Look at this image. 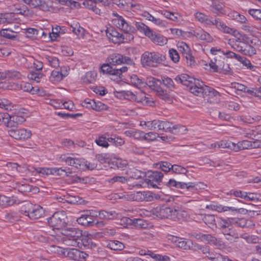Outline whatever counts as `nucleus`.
Returning a JSON list of instances; mask_svg holds the SVG:
<instances>
[{"mask_svg":"<svg viewBox=\"0 0 261 261\" xmlns=\"http://www.w3.org/2000/svg\"><path fill=\"white\" fill-rule=\"evenodd\" d=\"M221 209H222L221 210V212L231 211L232 212H236V213L246 214L248 212V210L246 208H238L232 206H222V205H221Z\"/></svg>","mask_w":261,"mask_h":261,"instance_id":"43","label":"nucleus"},{"mask_svg":"<svg viewBox=\"0 0 261 261\" xmlns=\"http://www.w3.org/2000/svg\"><path fill=\"white\" fill-rule=\"evenodd\" d=\"M127 181V178L122 176H115L109 180L110 183L120 182L125 183Z\"/></svg>","mask_w":261,"mask_h":261,"instance_id":"58","label":"nucleus"},{"mask_svg":"<svg viewBox=\"0 0 261 261\" xmlns=\"http://www.w3.org/2000/svg\"><path fill=\"white\" fill-rule=\"evenodd\" d=\"M2 76L8 80H17L21 79L22 75L18 71L12 70L3 72Z\"/></svg>","mask_w":261,"mask_h":261,"instance_id":"23","label":"nucleus"},{"mask_svg":"<svg viewBox=\"0 0 261 261\" xmlns=\"http://www.w3.org/2000/svg\"><path fill=\"white\" fill-rule=\"evenodd\" d=\"M6 118L5 125L10 127H17L25 121L24 117L19 113L14 115L7 113Z\"/></svg>","mask_w":261,"mask_h":261,"instance_id":"12","label":"nucleus"},{"mask_svg":"<svg viewBox=\"0 0 261 261\" xmlns=\"http://www.w3.org/2000/svg\"><path fill=\"white\" fill-rule=\"evenodd\" d=\"M8 132L11 137L17 140H27L32 136L31 131L25 128L11 129Z\"/></svg>","mask_w":261,"mask_h":261,"instance_id":"15","label":"nucleus"},{"mask_svg":"<svg viewBox=\"0 0 261 261\" xmlns=\"http://www.w3.org/2000/svg\"><path fill=\"white\" fill-rule=\"evenodd\" d=\"M188 218L187 212L184 211L181 205H177L173 206L172 216L171 220H186Z\"/></svg>","mask_w":261,"mask_h":261,"instance_id":"17","label":"nucleus"},{"mask_svg":"<svg viewBox=\"0 0 261 261\" xmlns=\"http://www.w3.org/2000/svg\"><path fill=\"white\" fill-rule=\"evenodd\" d=\"M66 217L64 212H57L47 219V223L54 229L63 230L66 225Z\"/></svg>","mask_w":261,"mask_h":261,"instance_id":"7","label":"nucleus"},{"mask_svg":"<svg viewBox=\"0 0 261 261\" xmlns=\"http://www.w3.org/2000/svg\"><path fill=\"white\" fill-rule=\"evenodd\" d=\"M241 63H242L244 66H246L247 69H249L250 70L255 71L257 69H258V67L252 65L250 61L245 57Z\"/></svg>","mask_w":261,"mask_h":261,"instance_id":"52","label":"nucleus"},{"mask_svg":"<svg viewBox=\"0 0 261 261\" xmlns=\"http://www.w3.org/2000/svg\"><path fill=\"white\" fill-rule=\"evenodd\" d=\"M208 243L210 245H213L219 248H222L224 246L223 242L221 241L220 239H217L214 236L212 235L211 237V238L209 239V241Z\"/></svg>","mask_w":261,"mask_h":261,"instance_id":"45","label":"nucleus"},{"mask_svg":"<svg viewBox=\"0 0 261 261\" xmlns=\"http://www.w3.org/2000/svg\"><path fill=\"white\" fill-rule=\"evenodd\" d=\"M20 212L32 220L38 219L44 214V211L42 207L33 205L29 202H27L21 207Z\"/></svg>","mask_w":261,"mask_h":261,"instance_id":"5","label":"nucleus"},{"mask_svg":"<svg viewBox=\"0 0 261 261\" xmlns=\"http://www.w3.org/2000/svg\"><path fill=\"white\" fill-rule=\"evenodd\" d=\"M174 80L177 82H179L189 88V91L192 93L197 96L199 95V92H201V86H203L202 82L186 74L178 75Z\"/></svg>","mask_w":261,"mask_h":261,"instance_id":"2","label":"nucleus"},{"mask_svg":"<svg viewBox=\"0 0 261 261\" xmlns=\"http://www.w3.org/2000/svg\"><path fill=\"white\" fill-rule=\"evenodd\" d=\"M169 56L171 59L174 62L176 63L179 61V56L177 51L174 49H170L169 50Z\"/></svg>","mask_w":261,"mask_h":261,"instance_id":"56","label":"nucleus"},{"mask_svg":"<svg viewBox=\"0 0 261 261\" xmlns=\"http://www.w3.org/2000/svg\"><path fill=\"white\" fill-rule=\"evenodd\" d=\"M171 168V170H172L173 172L181 175V178H177L176 181H182V179L184 178L188 179V176L186 175L188 170L186 168L177 165H172ZM175 180H176V179Z\"/></svg>","mask_w":261,"mask_h":261,"instance_id":"25","label":"nucleus"},{"mask_svg":"<svg viewBox=\"0 0 261 261\" xmlns=\"http://www.w3.org/2000/svg\"><path fill=\"white\" fill-rule=\"evenodd\" d=\"M160 120H153L151 121H149L148 123V129L149 130H153L158 128L159 130L160 129L159 127V124H160Z\"/></svg>","mask_w":261,"mask_h":261,"instance_id":"60","label":"nucleus"},{"mask_svg":"<svg viewBox=\"0 0 261 261\" xmlns=\"http://www.w3.org/2000/svg\"><path fill=\"white\" fill-rule=\"evenodd\" d=\"M247 201H258L261 200V195L255 193H246L245 199Z\"/></svg>","mask_w":261,"mask_h":261,"instance_id":"42","label":"nucleus"},{"mask_svg":"<svg viewBox=\"0 0 261 261\" xmlns=\"http://www.w3.org/2000/svg\"><path fill=\"white\" fill-rule=\"evenodd\" d=\"M130 82L136 87L142 86L144 83L142 81V79L139 78V77L135 74H133L130 77Z\"/></svg>","mask_w":261,"mask_h":261,"instance_id":"51","label":"nucleus"},{"mask_svg":"<svg viewBox=\"0 0 261 261\" xmlns=\"http://www.w3.org/2000/svg\"><path fill=\"white\" fill-rule=\"evenodd\" d=\"M217 227L221 229V231L222 230L225 229L226 227L231 226V223L229 221V218L226 220H217Z\"/></svg>","mask_w":261,"mask_h":261,"instance_id":"46","label":"nucleus"},{"mask_svg":"<svg viewBox=\"0 0 261 261\" xmlns=\"http://www.w3.org/2000/svg\"><path fill=\"white\" fill-rule=\"evenodd\" d=\"M96 143L101 147H108L109 146V143L106 141V137L103 136L99 137L98 139L95 140Z\"/></svg>","mask_w":261,"mask_h":261,"instance_id":"62","label":"nucleus"},{"mask_svg":"<svg viewBox=\"0 0 261 261\" xmlns=\"http://www.w3.org/2000/svg\"><path fill=\"white\" fill-rule=\"evenodd\" d=\"M151 89L155 90L162 84V81L154 77L148 79L145 83Z\"/></svg>","mask_w":261,"mask_h":261,"instance_id":"36","label":"nucleus"},{"mask_svg":"<svg viewBox=\"0 0 261 261\" xmlns=\"http://www.w3.org/2000/svg\"><path fill=\"white\" fill-rule=\"evenodd\" d=\"M162 14L166 18L173 21H176L178 18L177 16L178 15V13H172L167 10L162 11Z\"/></svg>","mask_w":261,"mask_h":261,"instance_id":"49","label":"nucleus"},{"mask_svg":"<svg viewBox=\"0 0 261 261\" xmlns=\"http://www.w3.org/2000/svg\"><path fill=\"white\" fill-rule=\"evenodd\" d=\"M108 63L103 64L101 67V71L103 73L110 75H117L121 78V75L123 72L127 71V67L123 66L120 68H114V66L126 63L132 64L133 60L128 57L123 56L119 54H113L110 55L107 59Z\"/></svg>","mask_w":261,"mask_h":261,"instance_id":"1","label":"nucleus"},{"mask_svg":"<svg viewBox=\"0 0 261 261\" xmlns=\"http://www.w3.org/2000/svg\"><path fill=\"white\" fill-rule=\"evenodd\" d=\"M30 59L32 61H33L34 67L38 71H32L30 72L28 77L31 80L34 81L36 83H40L43 77V74L39 72L43 68V63L39 61L34 60L32 58H30Z\"/></svg>","mask_w":261,"mask_h":261,"instance_id":"10","label":"nucleus"},{"mask_svg":"<svg viewBox=\"0 0 261 261\" xmlns=\"http://www.w3.org/2000/svg\"><path fill=\"white\" fill-rule=\"evenodd\" d=\"M91 240L92 239L82 234V237H81L80 240L77 242L76 246L79 247H81L82 246L89 247V245H90V243H91Z\"/></svg>","mask_w":261,"mask_h":261,"instance_id":"44","label":"nucleus"},{"mask_svg":"<svg viewBox=\"0 0 261 261\" xmlns=\"http://www.w3.org/2000/svg\"><path fill=\"white\" fill-rule=\"evenodd\" d=\"M65 162L68 165L74 167L77 169L83 168V165H84V160L77 158L67 157L65 159Z\"/></svg>","mask_w":261,"mask_h":261,"instance_id":"27","label":"nucleus"},{"mask_svg":"<svg viewBox=\"0 0 261 261\" xmlns=\"http://www.w3.org/2000/svg\"><path fill=\"white\" fill-rule=\"evenodd\" d=\"M184 57L187 59V63L189 66H194L196 65L194 57L192 55L191 53H186V56Z\"/></svg>","mask_w":261,"mask_h":261,"instance_id":"61","label":"nucleus"},{"mask_svg":"<svg viewBox=\"0 0 261 261\" xmlns=\"http://www.w3.org/2000/svg\"><path fill=\"white\" fill-rule=\"evenodd\" d=\"M218 147L220 148H228L234 151L238 149L237 146H236V143L226 140H222L218 142Z\"/></svg>","mask_w":261,"mask_h":261,"instance_id":"35","label":"nucleus"},{"mask_svg":"<svg viewBox=\"0 0 261 261\" xmlns=\"http://www.w3.org/2000/svg\"><path fill=\"white\" fill-rule=\"evenodd\" d=\"M169 187H174L181 189H187L191 191H195L199 189H204L206 185L201 182H192L188 179H183L182 181H176L174 179H170L167 184Z\"/></svg>","mask_w":261,"mask_h":261,"instance_id":"3","label":"nucleus"},{"mask_svg":"<svg viewBox=\"0 0 261 261\" xmlns=\"http://www.w3.org/2000/svg\"><path fill=\"white\" fill-rule=\"evenodd\" d=\"M229 221L232 225H234L238 227H249L252 224V222L250 220H247L245 218H229Z\"/></svg>","mask_w":261,"mask_h":261,"instance_id":"21","label":"nucleus"},{"mask_svg":"<svg viewBox=\"0 0 261 261\" xmlns=\"http://www.w3.org/2000/svg\"><path fill=\"white\" fill-rule=\"evenodd\" d=\"M156 136L155 133L153 132H149L148 133H144L143 136V140L148 142L152 141L156 139Z\"/></svg>","mask_w":261,"mask_h":261,"instance_id":"63","label":"nucleus"},{"mask_svg":"<svg viewBox=\"0 0 261 261\" xmlns=\"http://www.w3.org/2000/svg\"><path fill=\"white\" fill-rule=\"evenodd\" d=\"M16 87L18 90H21L25 92H30L34 93V88L30 83L22 82L20 84H17Z\"/></svg>","mask_w":261,"mask_h":261,"instance_id":"37","label":"nucleus"},{"mask_svg":"<svg viewBox=\"0 0 261 261\" xmlns=\"http://www.w3.org/2000/svg\"><path fill=\"white\" fill-rule=\"evenodd\" d=\"M200 91L201 92H199V96L206 95L209 96H217V95H219V93L215 89L205 85L203 83V86H201V90Z\"/></svg>","mask_w":261,"mask_h":261,"instance_id":"28","label":"nucleus"},{"mask_svg":"<svg viewBox=\"0 0 261 261\" xmlns=\"http://www.w3.org/2000/svg\"><path fill=\"white\" fill-rule=\"evenodd\" d=\"M99 216L101 219H112L115 217V213L113 212L101 211L99 213Z\"/></svg>","mask_w":261,"mask_h":261,"instance_id":"47","label":"nucleus"},{"mask_svg":"<svg viewBox=\"0 0 261 261\" xmlns=\"http://www.w3.org/2000/svg\"><path fill=\"white\" fill-rule=\"evenodd\" d=\"M47 61L50 66L54 68H57L59 66V59L55 57L48 56L46 58Z\"/></svg>","mask_w":261,"mask_h":261,"instance_id":"57","label":"nucleus"},{"mask_svg":"<svg viewBox=\"0 0 261 261\" xmlns=\"http://www.w3.org/2000/svg\"><path fill=\"white\" fill-rule=\"evenodd\" d=\"M252 141H249L247 140H244L241 142L236 143V146L238 148V149L235 150V151H238L240 150L248 149L249 147L252 148Z\"/></svg>","mask_w":261,"mask_h":261,"instance_id":"41","label":"nucleus"},{"mask_svg":"<svg viewBox=\"0 0 261 261\" xmlns=\"http://www.w3.org/2000/svg\"><path fill=\"white\" fill-rule=\"evenodd\" d=\"M164 174L160 171H150L148 172V177L145 179L148 186L153 188L160 189L159 187Z\"/></svg>","mask_w":261,"mask_h":261,"instance_id":"9","label":"nucleus"},{"mask_svg":"<svg viewBox=\"0 0 261 261\" xmlns=\"http://www.w3.org/2000/svg\"><path fill=\"white\" fill-rule=\"evenodd\" d=\"M137 30L141 33H143L146 36L149 37L152 30H151L148 26L141 22H137L135 24Z\"/></svg>","mask_w":261,"mask_h":261,"instance_id":"32","label":"nucleus"},{"mask_svg":"<svg viewBox=\"0 0 261 261\" xmlns=\"http://www.w3.org/2000/svg\"><path fill=\"white\" fill-rule=\"evenodd\" d=\"M157 166H159L158 168L161 169L162 171L167 172L171 171V167L172 165L167 162H161L156 164Z\"/></svg>","mask_w":261,"mask_h":261,"instance_id":"48","label":"nucleus"},{"mask_svg":"<svg viewBox=\"0 0 261 261\" xmlns=\"http://www.w3.org/2000/svg\"><path fill=\"white\" fill-rule=\"evenodd\" d=\"M249 14L255 19L261 21V10L260 9H249Z\"/></svg>","mask_w":261,"mask_h":261,"instance_id":"50","label":"nucleus"},{"mask_svg":"<svg viewBox=\"0 0 261 261\" xmlns=\"http://www.w3.org/2000/svg\"><path fill=\"white\" fill-rule=\"evenodd\" d=\"M160 130L169 132L174 134H178L180 132L186 130L184 126H181L180 125H173L172 123L168 121H160Z\"/></svg>","mask_w":261,"mask_h":261,"instance_id":"13","label":"nucleus"},{"mask_svg":"<svg viewBox=\"0 0 261 261\" xmlns=\"http://www.w3.org/2000/svg\"><path fill=\"white\" fill-rule=\"evenodd\" d=\"M165 59V57L159 53L145 51L141 56V61L143 67H156Z\"/></svg>","mask_w":261,"mask_h":261,"instance_id":"4","label":"nucleus"},{"mask_svg":"<svg viewBox=\"0 0 261 261\" xmlns=\"http://www.w3.org/2000/svg\"><path fill=\"white\" fill-rule=\"evenodd\" d=\"M130 221H133L132 223L135 226L138 228H146L148 227V224L143 219H135L134 220L129 219Z\"/></svg>","mask_w":261,"mask_h":261,"instance_id":"40","label":"nucleus"},{"mask_svg":"<svg viewBox=\"0 0 261 261\" xmlns=\"http://www.w3.org/2000/svg\"><path fill=\"white\" fill-rule=\"evenodd\" d=\"M204 223L210 228L214 229L217 228V221L214 215H204L202 218Z\"/></svg>","mask_w":261,"mask_h":261,"instance_id":"26","label":"nucleus"},{"mask_svg":"<svg viewBox=\"0 0 261 261\" xmlns=\"http://www.w3.org/2000/svg\"><path fill=\"white\" fill-rule=\"evenodd\" d=\"M211 11L217 15L225 14L224 5L218 1H215L212 2L211 6Z\"/></svg>","mask_w":261,"mask_h":261,"instance_id":"24","label":"nucleus"},{"mask_svg":"<svg viewBox=\"0 0 261 261\" xmlns=\"http://www.w3.org/2000/svg\"><path fill=\"white\" fill-rule=\"evenodd\" d=\"M212 22L211 25H215L220 31L224 33L233 34L234 31L233 29L230 28L225 24L219 18L213 19L212 17Z\"/></svg>","mask_w":261,"mask_h":261,"instance_id":"19","label":"nucleus"},{"mask_svg":"<svg viewBox=\"0 0 261 261\" xmlns=\"http://www.w3.org/2000/svg\"><path fill=\"white\" fill-rule=\"evenodd\" d=\"M16 200L13 197H8L5 195H0V206L7 207L15 204Z\"/></svg>","mask_w":261,"mask_h":261,"instance_id":"33","label":"nucleus"},{"mask_svg":"<svg viewBox=\"0 0 261 261\" xmlns=\"http://www.w3.org/2000/svg\"><path fill=\"white\" fill-rule=\"evenodd\" d=\"M173 211L172 207H168L165 206H162L161 207H156L153 209L151 211L153 215L156 216L157 217L164 219L168 218L170 219H172Z\"/></svg>","mask_w":261,"mask_h":261,"instance_id":"14","label":"nucleus"},{"mask_svg":"<svg viewBox=\"0 0 261 261\" xmlns=\"http://www.w3.org/2000/svg\"><path fill=\"white\" fill-rule=\"evenodd\" d=\"M88 255L85 252L75 248L69 249L67 254L68 258L76 261H86Z\"/></svg>","mask_w":261,"mask_h":261,"instance_id":"16","label":"nucleus"},{"mask_svg":"<svg viewBox=\"0 0 261 261\" xmlns=\"http://www.w3.org/2000/svg\"><path fill=\"white\" fill-rule=\"evenodd\" d=\"M231 45L234 49L244 55L250 57L256 54V49L253 46L240 41L239 39L233 41V44Z\"/></svg>","mask_w":261,"mask_h":261,"instance_id":"8","label":"nucleus"},{"mask_svg":"<svg viewBox=\"0 0 261 261\" xmlns=\"http://www.w3.org/2000/svg\"><path fill=\"white\" fill-rule=\"evenodd\" d=\"M117 25L124 32H133L134 30V28L129 25L124 19H121L120 22H117Z\"/></svg>","mask_w":261,"mask_h":261,"instance_id":"38","label":"nucleus"},{"mask_svg":"<svg viewBox=\"0 0 261 261\" xmlns=\"http://www.w3.org/2000/svg\"><path fill=\"white\" fill-rule=\"evenodd\" d=\"M224 235L229 236L234 238H236L237 233L231 228V226L226 227L225 229L222 230L221 231Z\"/></svg>","mask_w":261,"mask_h":261,"instance_id":"64","label":"nucleus"},{"mask_svg":"<svg viewBox=\"0 0 261 261\" xmlns=\"http://www.w3.org/2000/svg\"><path fill=\"white\" fill-rule=\"evenodd\" d=\"M101 103H96L94 100L86 99L82 103V106L88 109H92L96 111H99L101 109Z\"/></svg>","mask_w":261,"mask_h":261,"instance_id":"29","label":"nucleus"},{"mask_svg":"<svg viewBox=\"0 0 261 261\" xmlns=\"http://www.w3.org/2000/svg\"><path fill=\"white\" fill-rule=\"evenodd\" d=\"M123 95L125 99L137 102L145 103L149 104L150 101L149 98L146 97L143 93L135 94L132 91H123Z\"/></svg>","mask_w":261,"mask_h":261,"instance_id":"11","label":"nucleus"},{"mask_svg":"<svg viewBox=\"0 0 261 261\" xmlns=\"http://www.w3.org/2000/svg\"><path fill=\"white\" fill-rule=\"evenodd\" d=\"M107 246L110 249L115 251L122 250L125 247L122 243L117 240L109 241L108 243Z\"/></svg>","mask_w":261,"mask_h":261,"instance_id":"31","label":"nucleus"},{"mask_svg":"<svg viewBox=\"0 0 261 261\" xmlns=\"http://www.w3.org/2000/svg\"><path fill=\"white\" fill-rule=\"evenodd\" d=\"M106 35L109 39L115 44L122 42V34L119 33L115 28H111L107 29Z\"/></svg>","mask_w":261,"mask_h":261,"instance_id":"18","label":"nucleus"},{"mask_svg":"<svg viewBox=\"0 0 261 261\" xmlns=\"http://www.w3.org/2000/svg\"><path fill=\"white\" fill-rule=\"evenodd\" d=\"M162 82L166 87L170 89L175 88V85L173 80L169 77H164L162 80Z\"/></svg>","mask_w":261,"mask_h":261,"instance_id":"54","label":"nucleus"},{"mask_svg":"<svg viewBox=\"0 0 261 261\" xmlns=\"http://www.w3.org/2000/svg\"><path fill=\"white\" fill-rule=\"evenodd\" d=\"M62 233L65 236L69 245L76 246L80 238L82 237V231L76 228H67L63 230Z\"/></svg>","mask_w":261,"mask_h":261,"instance_id":"6","label":"nucleus"},{"mask_svg":"<svg viewBox=\"0 0 261 261\" xmlns=\"http://www.w3.org/2000/svg\"><path fill=\"white\" fill-rule=\"evenodd\" d=\"M148 38H149L154 43L159 45H163L167 42L166 38L160 34L154 33L153 31Z\"/></svg>","mask_w":261,"mask_h":261,"instance_id":"22","label":"nucleus"},{"mask_svg":"<svg viewBox=\"0 0 261 261\" xmlns=\"http://www.w3.org/2000/svg\"><path fill=\"white\" fill-rule=\"evenodd\" d=\"M0 35L1 37L13 40H15L17 37L14 35L13 31L8 29H2L0 31Z\"/></svg>","mask_w":261,"mask_h":261,"instance_id":"39","label":"nucleus"},{"mask_svg":"<svg viewBox=\"0 0 261 261\" xmlns=\"http://www.w3.org/2000/svg\"><path fill=\"white\" fill-rule=\"evenodd\" d=\"M133 32H124L122 34V42L130 41L134 39V35L132 33Z\"/></svg>","mask_w":261,"mask_h":261,"instance_id":"59","label":"nucleus"},{"mask_svg":"<svg viewBox=\"0 0 261 261\" xmlns=\"http://www.w3.org/2000/svg\"><path fill=\"white\" fill-rule=\"evenodd\" d=\"M28 4L34 8L38 7L40 10L45 11L49 9L48 6L45 2L42 0H29Z\"/></svg>","mask_w":261,"mask_h":261,"instance_id":"30","label":"nucleus"},{"mask_svg":"<svg viewBox=\"0 0 261 261\" xmlns=\"http://www.w3.org/2000/svg\"><path fill=\"white\" fill-rule=\"evenodd\" d=\"M147 197V193L145 192H137L135 193L130 194L129 195V198L133 201H143L146 200Z\"/></svg>","mask_w":261,"mask_h":261,"instance_id":"34","label":"nucleus"},{"mask_svg":"<svg viewBox=\"0 0 261 261\" xmlns=\"http://www.w3.org/2000/svg\"><path fill=\"white\" fill-rule=\"evenodd\" d=\"M225 107L229 110L238 111L240 109V105L234 101H227L225 103Z\"/></svg>","mask_w":261,"mask_h":261,"instance_id":"55","label":"nucleus"},{"mask_svg":"<svg viewBox=\"0 0 261 261\" xmlns=\"http://www.w3.org/2000/svg\"><path fill=\"white\" fill-rule=\"evenodd\" d=\"M221 70L220 72L224 74H231L232 72L229 67V65L227 63H224L221 62V66H219V70Z\"/></svg>","mask_w":261,"mask_h":261,"instance_id":"53","label":"nucleus"},{"mask_svg":"<svg viewBox=\"0 0 261 261\" xmlns=\"http://www.w3.org/2000/svg\"><path fill=\"white\" fill-rule=\"evenodd\" d=\"M172 242L177 247L182 249L189 250L191 249V240H188L185 239L178 237H173L172 239Z\"/></svg>","mask_w":261,"mask_h":261,"instance_id":"20","label":"nucleus"}]
</instances>
